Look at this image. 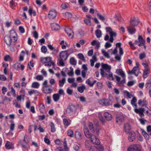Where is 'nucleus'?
<instances>
[{
    "label": "nucleus",
    "mask_w": 151,
    "mask_h": 151,
    "mask_svg": "<svg viewBox=\"0 0 151 151\" xmlns=\"http://www.w3.org/2000/svg\"><path fill=\"white\" fill-rule=\"evenodd\" d=\"M68 135L71 137H73V132L72 130L69 129L67 132Z\"/></svg>",
    "instance_id": "obj_48"
},
{
    "label": "nucleus",
    "mask_w": 151,
    "mask_h": 151,
    "mask_svg": "<svg viewBox=\"0 0 151 151\" xmlns=\"http://www.w3.org/2000/svg\"><path fill=\"white\" fill-rule=\"evenodd\" d=\"M150 72V69H144L143 73V77L144 78H146L148 76V75Z\"/></svg>",
    "instance_id": "obj_30"
},
{
    "label": "nucleus",
    "mask_w": 151,
    "mask_h": 151,
    "mask_svg": "<svg viewBox=\"0 0 151 151\" xmlns=\"http://www.w3.org/2000/svg\"><path fill=\"white\" fill-rule=\"evenodd\" d=\"M4 41L6 44L8 46H10L12 42V39H11L8 35H6L4 38Z\"/></svg>",
    "instance_id": "obj_19"
},
{
    "label": "nucleus",
    "mask_w": 151,
    "mask_h": 151,
    "mask_svg": "<svg viewBox=\"0 0 151 151\" xmlns=\"http://www.w3.org/2000/svg\"><path fill=\"white\" fill-rule=\"evenodd\" d=\"M42 91L45 93L48 94L51 93L52 91V90L51 88H48V86L47 87L45 86V87H43Z\"/></svg>",
    "instance_id": "obj_23"
},
{
    "label": "nucleus",
    "mask_w": 151,
    "mask_h": 151,
    "mask_svg": "<svg viewBox=\"0 0 151 151\" xmlns=\"http://www.w3.org/2000/svg\"><path fill=\"white\" fill-rule=\"evenodd\" d=\"M15 124L13 121L11 122L10 126V130L11 131H13L14 130Z\"/></svg>",
    "instance_id": "obj_50"
},
{
    "label": "nucleus",
    "mask_w": 151,
    "mask_h": 151,
    "mask_svg": "<svg viewBox=\"0 0 151 151\" xmlns=\"http://www.w3.org/2000/svg\"><path fill=\"white\" fill-rule=\"evenodd\" d=\"M15 0H11L10 2V6L11 8L14 7L16 6V3L14 2Z\"/></svg>",
    "instance_id": "obj_56"
},
{
    "label": "nucleus",
    "mask_w": 151,
    "mask_h": 151,
    "mask_svg": "<svg viewBox=\"0 0 151 151\" xmlns=\"http://www.w3.org/2000/svg\"><path fill=\"white\" fill-rule=\"evenodd\" d=\"M104 116L106 119L108 120H111L112 119L111 114L107 112H105L104 113Z\"/></svg>",
    "instance_id": "obj_31"
},
{
    "label": "nucleus",
    "mask_w": 151,
    "mask_h": 151,
    "mask_svg": "<svg viewBox=\"0 0 151 151\" xmlns=\"http://www.w3.org/2000/svg\"><path fill=\"white\" fill-rule=\"evenodd\" d=\"M9 37L12 39V42H15L17 40V34L14 30H11L10 32Z\"/></svg>",
    "instance_id": "obj_12"
},
{
    "label": "nucleus",
    "mask_w": 151,
    "mask_h": 151,
    "mask_svg": "<svg viewBox=\"0 0 151 151\" xmlns=\"http://www.w3.org/2000/svg\"><path fill=\"white\" fill-rule=\"evenodd\" d=\"M116 72L117 74L121 76V78L117 76H115V78L117 81V84L118 85L120 86L121 84L124 83L125 81V73L122 70L120 69H117Z\"/></svg>",
    "instance_id": "obj_1"
},
{
    "label": "nucleus",
    "mask_w": 151,
    "mask_h": 151,
    "mask_svg": "<svg viewBox=\"0 0 151 151\" xmlns=\"http://www.w3.org/2000/svg\"><path fill=\"white\" fill-rule=\"evenodd\" d=\"M68 50L62 51L60 53L59 57L60 59L59 60V65L63 66L65 63L64 61L66 60L68 57L69 54H68Z\"/></svg>",
    "instance_id": "obj_3"
},
{
    "label": "nucleus",
    "mask_w": 151,
    "mask_h": 151,
    "mask_svg": "<svg viewBox=\"0 0 151 151\" xmlns=\"http://www.w3.org/2000/svg\"><path fill=\"white\" fill-rule=\"evenodd\" d=\"M136 66H135L131 71H129L128 73L129 74H134L136 76H137L139 73V65L138 62H136Z\"/></svg>",
    "instance_id": "obj_7"
},
{
    "label": "nucleus",
    "mask_w": 151,
    "mask_h": 151,
    "mask_svg": "<svg viewBox=\"0 0 151 151\" xmlns=\"http://www.w3.org/2000/svg\"><path fill=\"white\" fill-rule=\"evenodd\" d=\"M128 151H140V149L139 145H134L131 146L128 149Z\"/></svg>",
    "instance_id": "obj_15"
},
{
    "label": "nucleus",
    "mask_w": 151,
    "mask_h": 151,
    "mask_svg": "<svg viewBox=\"0 0 151 151\" xmlns=\"http://www.w3.org/2000/svg\"><path fill=\"white\" fill-rule=\"evenodd\" d=\"M28 12L29 14L30 15H32V14L33 16H35L36 14L35 11L33 10L31 8H29Z\"/></svg>",
    "instance_id": "obj_46"
},
{
    "label": "nucleus",
    "mask_w": 151,
    "mask_h": 151,
    "mask_svg": "<svg viewBox=\"0 0 151 151\" xmlns=\"http://www.w3.org/2000/svg\"><path fill=\"white\" fill-rule=\"evenodd\" d=\"M129 133V134L128 136V139L129 141L132 142L135 139V133L133 131H131Z\"/></svg>",
    "instance_id": "obj_20"
},
{
    "label": "nucleus",
    "mask_w": 151,
    "mask_h": 151,
    "mask_svg": "<svg viewBox=\"0 0 151 151\" xmlns=\"http://www.w3.org/2000/svg\"><path fill=\"white\" fill-rule=\"evenodd\" d=\"M20 63H16L13 65V67L15 69L17 70H19L20 67Z\"/></svg>",
    "instance_id": "obj_49"
},
{
    "label": "nucleus",
    "mask_w": 151,
    "mask_h": 151,
    "mask_svg": "<svg viewBox=\"0 0 151 151\" xmlns=\"http://www.w3.org/2000/svg\"><path fill=\"white\" fill-rule=\"evenodd\" d=\"M39 110L41 113H43L45 111V108L44 105L42 103L40 104L39 106Z\"/></svg>",
    "instance_id": "obj_37"
},
{
    "label": "nucleus",
    "mask_w": 151,
    "mask_h": 151,
    "mask_svg": "<svg viewBox=\"0 0 151 151\" xmlns=\"http://www.w3.org/2000/svg\"><path fill=\"white\" fill-rule=\"evenodd\" d=\"M52 29L53 30H58L60 29V26L56 23H52L51 24Z\"/></svg>",
    "instance_id": "obj_26"
},
{
    "label": "nucleus",
    "mask_w": 151,
    "mask_h": 151,
    "mask_svg": "<svg viewBox=\"0 0 151 151\" xmlns=\"http://www.w3.org/2000/svg\"><path fill=\"white\" fill-rule=\"evenodd\" d=\"M124 116L122 114H118L116 116L117 122L120 124L124 120Z\"/></svg>",
    "instance_id": "obj_10"
},
{
    "label": "nucleus",
    "mask_w": 151,
    "mask_h": 151,
    "mask_svg": "<svg viewBox=\"0 0 151 151\" xmlns=\"http://www.w3.org/2000/svg\"><path fill=\"white\" fill-rule=\"evenodd\" d=\"M41 50L42 52L44 53H45L47 50L46 47L45 46H42L41 48Z\"/></svg>",
    "instance_id": "obj_55"
},
{
    "label": "nucleus",
    "mask_w": 151,
    "mask_h": 151,
    "mask_svg": "<svg viewBox=\"0 0 151 151\" xmlns=\"http://www.w3.org/2000/svg\"><path fill=\"white\" fill-rule=\"evenodd\" d=\"M70 63L73 65H76V61L75 59L74 58H70Z\"/></svg>",
    "instance_id": "obj_53"
},
{
    "label": "nucleus",
    "mask_w": 151,
    "mask_h": 151,
    "mask_svg": "<svg viewBox=\"0 0 151 151\" xmlns=\"http://www.w3.org/2000/svg\"><path fill=\"white\" fill-rule=\"evenodd\" d=\"M142 65L144 67V69H150L148 64L146 60L143 62L142 63Z\"/></svg>",
    "instance_id": "obj_45"
},
{
    "label": "nucleus",
    "mask_w": 151,
    "mask_h": 151,
    "mask_svg": "<svg viewBox=\"0 0 151 151\" xmlns=\"http://www.w3.org/2000/svg\"><path fill=\"white\" fill-rule=\"evenodd\" d=\"M139 23L138 19L135 18H134L131 19L130 25L132 27H134L137 26L138 24Z\"/></svg>",
    "instance_id": "obj_17"
},
{
    "label": "nucleus",
    "mask_w": 151,
    "mask_h": 151,
    "mask_svg": "<svg viewBox=\"0 0 151 151\" xmlns=\"http://www.w3.org/2000/svg\"><path fill=\"white\" fill-rule=\"evenodd\" d=\"M138 104L139 105H141L142 106H145L147 104V102L145 100L142 101L141 100H139L138 101Z\"/></svg>",
    "instance_id": "obj_35"
},
{
    "label": "nucleus",
    "mask_w": 151,
    "mask_h": 151,
    "mask_svg": "<svg viewBox=\"0 0 151 151\" xmlns=\"http://www.w3.org/2000/svg\"><path fill=\"white\" fill-rule=\"evenodd\" d=\"M134 27L130 25L127 27V30L129 33L131 35L134 34L136 32V29L134 28Z\"/></svg>",
    "instance_id": "obj_21"
},
{
    "label": "nucleus",
    "mask_w": 151,
    "mask_h": 151,
    "mask_svg": "<svg viewBox=\"0 0 151 151\" xmlns=\"http://www.w3.org/2000/svg\"><path fill=\"white\" fill-rule=\"evenodd\" d=\"M65 31L70 38H72L73 37L74 33L71 29L66 27L65 29Z\"/></svg>",
    "instance_id": "obj_16"
},
{
    "label": "nucleus",
    "mask_w": 151,
    "mask_h": 151,
    "mask_svg": "<svg viewBox=\"0 0 151 151\" xmlns=\"http://www.w3.org/2000/svg\"><path fill=\"white\" fill-rule=\"evenodd\" d=\"M95 34L97 38H100L101 36V32L100 30H97L95 32Z\"/></svg>",
    "instance_id": "obj_47"
},
{
    "label": "nucleus",
    "mask_w": 151,
    "mask_h": 151,
    "mask_svg": "<svg viewBox=\"0 0 151 151\" xmlns=\"http://www.w3.org/2000/svg\"><path fill=\"white\" fill-rule=\"evenodd\" d=\"M97 15L99 17L100 19L103 21L105 20V18L103 16L100 14H99V13H97Z\"/></svg>",
    "instance_id": "obj_59"
},
{
    "label": "nucleus",
    "mask_w": 151,
    "mask_h": 151,
    "mask_svg": "<svg viewBox=\"0 0 151 151\" xmlns=\"http://www.w3.org/2000/svg\"><path fill=\"white\" fill-rule=\"evenodd\" d=\"M41 62L43 63H45V65L50 68L52 65L54 66V63L52 61V58L51 57H47L41 58Z\"/></svg>",
    "instance_id": "obj_5"
},
{
    "label": "nucleus",
    "mask_w": 151,
    "mask_h": 151,
    "mask_svg": "<svg viewBox=\"0 0 151 151\" xmlns=\"http://www.w3.org/2000/svg\"><path fill=\"white\" fill-rule=\"evenodd\" d=\"M57 15V12L54 9L50 10L48 14V17L50 19H53L55 18Z\"/></svg>",
    "instance_id": "obj_11"
},
{
    "label": "nucleus",
    "mask_w": 151,
    "mask_h": 151,
    "mask_svg": "<svg viewBox=\"0 0 151 151\" xmlns=\"http://www.w3.org/2000/svg\"><path fill=\"white\" fill-rule=\"evenodd\" d=\"M49 125L50 127L51 132L53 133L55 132L56 131V128L54 124L52 122H51Z\"/></svg>",
    "instance_id": "obj_39"
},
{
    "label": "nucleus",
    "mask_w": 151,
    "mask_h": 151,
    "mask_svg": "<svg viewBox=\"0 0 151 151\" xmlns=\"http://www.w3.org/2000/svg\"><path fill=\"white\" fill-rule=\"evenodd\" d=\"M63 122L65 126V128H66L70 124L71 121L65 118L63 119Z\"/></svg>",
    "instance_id": "obj_25"
},
{
    "label": "nucleus",
    "mask_w": 151,
    "mask_h": 151,
    "mask_svg": "<svg viewBox=\"0 0 151 151\" xmlns=\"http://www.w3.org/2000/svg\"><path fill=\"white\" fill-rule=\"evenodd\" d=\"M12 101V99L4 96L3 98V102L4 104H8Z\"/></svg>",
    "instance_id": "obj_28"
},
{
    "label": "nucleus",
    "mask_w": 151,
    "mask_h": 151,
    "mask_svg": "<svg viewBox=\"0 0 151 151\" xmlns=\"http://www.w3.org/2000/svg\"><path fill=\"white\" fill-rule=\"evenodd\" d=\"M84 132L85 135L87 138H88L90 137L92 134L89 132L88 129L87 128H84Z\"/></svg>",
    "instance_id": "obj_27"
},
{
    "label": "nucleus",
    "mask_w": 151,
    "mask_h": 151,
    "mask_svg": "<svg viewBox=\"0 0 151 151\" xmlns=\"http://www.w3.org/2000/svg\"><path fill=\"white\" fill-rule=\"evenodd\" d=\"M146 57V55L145 53L143 52L141 53H140L139 55V59L142 60L143 59V58H145Z\"/></svg>",
    "instance_id": "obj_58"
},
{
    "label": "nucleus",
    "mask_w": 151,
    "mask_h": 151,
    "mask_svg": "<svg viewBox=\"0 0 151 151\" xmlns=\"http://www.w3.org/2000/svg\"><path fill=\"white\" fill-rule=\"evenodd\" d=\"M142 134L146 139H148L149 136L148 134L144 130H142Z\"/></svg>",
    "instance_id": "obj_51"
},
{
    "label": "nucleus",
    "mask_w": 151,
    "mask_h": 151,
    "mask_svg": "<svg viewBox=\"0 0 151 151\" xmlns=\"http://www.w3.org/2000/svg\"><path fill=\"white\" fill-rule=\"evenodd\" d=\"M75 135L76 138L78 139H81L82 138V136L81 133L78 131L76 132Z\"/></svg>",
    "instance_id": "obj_38"
},
{
    "label": "nucleus",
    "mask_w": 151,
    "mask_h": 151,
    "mask_svg": "<svg viewBox=\"0 0 151 151\" xmlns=\"http://www.w3.org/2000/svg\"><path fill=\"white\" fill-rule=\"evenodd\" d=\"M106 74H107L105 75V77H106L110 80H113L114 78L113 76V74L111 71Z\"/></svg>",
    "instance_id": "obj_36"
},
{
    "label": "nucleus",
    "mask_w": 151,
    "mask_h": 151,
    "mask_svg": "<svg viewBox=\"0 0 151 151\" xmlns=\"http://www.w3.org/2000/svg\"><path fill=\"white\" fill-rule=\"evenodd\" d=\"M35 79L39 81L42 80L43 79V77L41 75H38L36 76Z\"/></svg>",
    "instance_id": "obj_57"
},
{
    "label": "nucleus",
    "mask_w": 151,
    "mask_h": 151,
    "mask_svg": "<svg viewBox=\"0 0 151 151\" xmlns=\"http://www.w3.org/2000/svg\"><path fill=\"white\" fill-rule=\"evenodd\" d=\"M19 32L22 33H23L25 32V30L24 27L22 26H20L19 27Z\"/></svg>",
    "instance_id": "obj_63"
},
{
    "label": "nucleus",
    "mask_w": 151,
    "mask_h": 151,
    "mask_svg": "<svg viewBox=\"0 0 151 151\" xmlns=\"http://www.w3.org/2000/svg\"><path fill=\"white\" fill-rule=\"evenodd\" d=\"M40 83L37 82H33L31 85V87L33 88L38 89L40 86Z\"/></svg>",
    "instance_id": "obj_29"
},
{
    "label": "nucleus",
    "mask_w": 151,
    "mask_h": 151,
    "mask_svg": "<svg viewBox=\"0 0 151 151\" xmlns=\"http://www.w3.org/2000/svg\"><path fill=\"white\" fill-rule=\"evenodd\" d=\"M101 68L100 69V74L102 77H105V75L110 72L111 66L106 64L101 63Z\"/></svg>",
    "instance_id": "obj_4"
},
{
    "label": "nucleus",
    "mask_w": 151,
    "mask_h": 151,
    "mask_svg": "<svg viewBox=\"0 0 151 151\" xmlns=\"http://www.w3.org/2000/svg\"><path fill=\"white\" fill-rule=\"evenodd\" d=\"M7 89L4 86L1 89L2 92L3 94H4L7 91Z\"/></svg>",
    "instance_id": "obj_62"
},
{
    "label": "nucleus",
    "mask_w": 151,
    "mask_h": 151,
    "mask_svg": "<svg viewBox=\"0 0 151 151\" xmlns=\"http://www.w3.org/2000/svg\"><path fill=\"white\" fill-rule=\"evenodd\" d=\"M4 59L6 61H12V58L9 55H6L5 56L4 58Z\"/></svg>",
    "instance_id": "obj_44"
},
{
    "label": "nucleus",
    "mask_w": 151,
    "mask_h": 151,
    "mask_svg": "<svg viewBox=\"0 0 151 151\" xmlns=\"http://www.w3.org/2000/svg\"><path fill=\"white\" fill-rule=\"evenodd\" d=\"M28 93L30 95H31L33 94H38L40 93L38 91L34 89L30 90L28 91Z\"/></svg>",
    "instance_id": "obj_34"
},
{
    "label": "nucleus",
    "mask_w": 151,
    "mask_h": 151,
    "mask_svg": "<svg viewBox=\"0 0 151 151\" xmlns=\"http://www.w3.org/2000/svg\"><path fill=\"white\" fill-rule=\"evenodd\" d=\"M98 102L100 104L103 106H109L112 104L111 101L104 99L99 100Z\"/></svg>",
    "instance_id": "obj_8"
},
{
    "label": "nucleus",
    "mask_w": 151,
    "mask_h": 151,
    "mask_svg": "<svg viewBox=\"0 0 151 151\" xmlns=\"http://www.w3.org/2000/svg\"><path fill=\"white\" fill-rule=\"evenodd\" d=\"M84 22L87 25L90 26L91 25V20L90 19H85L84 20Z\"/></svg>",
    "instance_id": "obj_52"
},
{
    "label": "nucleus",
    "mask_w": 151,
    "mask_h": 151,
    "mask_svg": "<svg viewBox=\"0 0 151 151\" xmlns=\"http://www.w3.org/2000/svg\"><path fill=\"white\" fill-rule=\"evenodd\" d=\"M76 110V106L73 105H71L68 106L66 110V112L67 113L70 114L74 112Z\"/></svg>",
    "instance_id": "obj_13"
},
{
    "label": "nucleus",
    "mask_w": 151,
    "mask_h": 151,
    "mask_svg": "<svg viewBox=\"0 0 151 151\" xmlns=\"http://www.w3.org/2000/svg\"><path fill=\"white\" fill-rule=\"evenodd\" d=\"M138 40L139 42V43L138 44V46H142V45L145 44V41L141 36L140 35H138Z\"/></svg>",
    "instance_id": "obj_24"
},
{
    "label": "nucleus",
    "mask_w": 151,
    "mask_h": 151,
    "mask_svg": "<svg viewBox=\"0 0 151 151\" xmlns=\"http://www.w3.org/2000/svg\"><path fill=\"white\" fill-rule=\"evenodd\" d=\"M106 32L109 33L110 38L109 41L110 42H113L114 40L113 37H116V32L113 31L110 27H107L106 28Z\"/></svg>",
    "instance_id": "obj_6"
},
{
    "label": "nucleus",
    "mask_w": 151,
    "mask_h": 151,
    "mask_svg": "<svg viewBox=\"0 0 151 151\" xmlns=\"http://www.w3.org/2000/svg\"><path fill=\"white\" fill-rule=\"evenodd\" d=\"M93 80L92 78H90L86 81V83L90 87H92L93 86V84L92 83Z\"/></svg>",
    "instance_id": "obj_32"
},
{
    "label": "nucleus",
    "mask_w": 151,
    "mask_h": 151,
    "mask_svg": "<svg viewBox=\"0 0 151 151\" xmlns=\"http://www.w3.org/2000/svg\"><path fill=\"white\" fill-rule=\"evenodd\" d=\"M6 149L8 150L13 149L14 148V144L8 141H7L5 144Z\"/></svg>",
    "instance_id": "obj_22"
},
{
    "label": "nucleus",
    "mask_w": 151,
    "mask_h": 151,
    "mask_svg": "<svg viewBox=\"0 0 151 151\" xmlns=\"http://www.w3.org/2000/svg\"><path fill=\"white\" fill-rule=\"evenodd\" d=\"M88 127L89 128L90 130L92 132H96V133L97 135H99V127H97V128L96 129H95L94 127H93V124L92 123L90 122L89 123Z\"/></svg>",
    "instance_id": "obj_14"
},
{
    "label": "nucleus",
    "mask_w": 151,
    "mask_h": 151,
    "mask_svg": "<svg viewBox=\"0 0 151 151\" xmlns=\"http://www.w3.org/2000/svg\"><path fill=\"white\" fill-rule=\"evenodd\" d=\"M86 89V87L84 85H83L81 86L78 87L77 90L81 93L83 92L84 90Z\"/></svg>",
    "instance_id": "obj_41"
},
{
    "label": "nucleus",
    "mask_w": 151,
    "mask_h": 151,
    "mask_svg": "<svg viewBox=\"0 0 151 151\" xmlns=\"http://www.w3.org/2000/svg\"><path fill=\"white\" fill-rule=\"evenodd\" d=\"M109 52H112V54L115 55L116 54L117 51V49L116 48H115L113 50L112 49H110L109 50Z\"/></svg>",
    "instance_id": "obj_60"
},
{
    "label": "nucleus",
    "mask_w": 151,
    "mask_h": 151,
    "mask_svg": "<svg viewBox=\"0 0 151 151\" xmlns=\"http://www.w3.org/2000/svg\"><path fill=\"white\" fill-rule=\"evenodd\" d=\"M124 93L126 94L128 98H130L132 97L131 93H129V92L127 91H126Z\"/></svg>",
    "instance_id": "obj_61"
},
{
    "label": "nucleus",
    "mask_w": 151,
    "mask_h": 151,
    "mask_svg": "<svg viewBox=\"0 0 151 151\" xmlns=\"http://www.w3.org/2000/svg\"><path fill=\"white\" fill-rule=\"evenodd\" d=\"M88 138L90 139L92 142L94 144L98 145L100 143L99 139L94 135L92 134L90 137Z\"/></svg>",
    "instance_id": "obj_9"
},
{
    "label": "nucleus",
    "mask_w": 151,
    "mask_h": 151,
    "mask_svg": "<svg viewBox=\"0 0 151 151\" xmlns=\"http://www.w3.org/2000/svg\"><path fill=\"white\" fill-rule=\"evenodd\" d=\"M124 132L126 133H129L131 131V128L130 125L129 123H126L124 125Z\"/></svg>",
    "instance_id": "obj_18"
},
{
    "label": "nucleus",
    "mask_w": 151,
    "mask_h": 151,
    "mask_svg": "<svg viewBox=\"0 0 151 151\" xmlns=\"http://www.w3.org/2000/svg\"><path fill=\"white\" fill-rule=\"evenodd\" d=\"M137 101L136 98L134 97L131 101V103L132 106L135 108L134 111L136 113L139 114V115L141 117L143 116H144V109L143 108H140L139 109H137V105L136 104Z\"/></svg>",
    "instance_id": "obj_2"
},
{
    "label": "nucleus",
    "mask_w": 151,
    "mask_h": 151,
    "mask_svg": "<svg viewBox=\"0 0 151 151\" xmlns=\"http://www.w3.org/2000/svg\"><path fill=\"white\" fill-rule=\"evenodd\" d=\"M60 97V96L58 94H54L53 95V100L54 101L56 102L59 100Z\"/></svg>",
    "instance_id": "obj_33"
},
{
    "label": "nucleus",
    "mask_w": 151,
    "mask_h": 151,
    "mask_svg": "<svg viewBox=\"0 0 151 151\" xmlns=\"http://www.w3.org/2000/svg\"><path fill=\"white\" fill-rule=\"evenodd\" d=\"M78 56L79 59L82 60L84 62H86V59L83 54L81 53H78Z\"/></svg>",
    "instance_id": "obj_42"
},
{
    "label": "nucleus",
    "mask_w": 151,
    "mask_h": 151,
    "mask_svg": "<svg viewBox=\"0 0 151 151\" xmlns=\"http://www.w3.org/2000/svg\"><path fill=\"white\" fill-rule=\"evenodd\" d=\"M66 82V79L65 78L59 81V86L60 87H63Z\"/></svg>",
    "instance_id": "obj_40"
},
{
    "label": "nucleus",
    "mask_w": 151,
    "mask_h": 151,
    "mask_svg": "<svg viewBox=\"0 0 151 151\" xmlns=\"http://www.w3.org/2000/svg\"><path fill=\"white\" fill-rule=\"evenodd\" d=\"M90 151H97V149L94 146L91 147L89 149Z\"/></svg>",
    "instance_id": "obj_64"
},
{
    "label": "nucleus",
    "mask_w": 151,
    "mask_h": 151,
    "mask_svg": "<svg viewBox=\"0 0 151 151\" xmlns=\"http://www.w3.org/2000/svg\"><path fill=\"white\" fill-rule=\"evenodd\" d=\"M24 53V51H22V53L20 54L19 57V60L20 61H22L23 60Z\"/></svg>",
    "instance_id": "obj_54"
},
{
    "label": "nucleus",
    "mask_w": 151,
    "mask_h": 151,
    "mask_svg": "<svg viewBox=\"0 0 151 151\" xmlns=\"http://www.w3.org/2000/svg\"><path fill=\"white\" fill-rule=\"evenodd\" d=\"M101 52L107 58H110V56L108 53L106 52L104 50L102 49L101 50Z\"/></svg>",
    "instance_id": "obj_43"
}]
</instances>
